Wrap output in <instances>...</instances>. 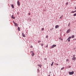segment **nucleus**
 <instances>
[{
	"instance_id": "obj_10",
	"label": "nucleus",
	"mask_w": 76,
	"mask_h": 76,
	"mask_svg": "<svg viewBox=\"0 0 76 76\" xmlns=\"http://www.w3.org/2000/svg\"><path fill=\"white\" fill-rule=\"evenodd\" d=\"M18 31H20V28L19 27H18Z\"/></svg>"
},
{
	"instance_id": "obj_29",
	"label": "nucleus",
	"mask_w": 76,
	"mask_h": 76,
	"mask_svg": "<svg viewBox=\"0 0 76 76\" xmlns=\"http://www.w3.org/2000/svg\"><path fill=\"white\" fill-rule=\"evenodd\" d=\"M28 14L29 15H31V13H28Z\"/></svg>"
},
{
	"instance_id": "obj_27",
	"label": "nucleus",
	"mask_w": 76,
	"mask_h": 76,
	"mask_svg": "<svg viewBox=\"0 0 76 76\" xmlns=\"http://www.w3.org/2000/svg\"><path fill=\"white\" fill-rule=\"evenodd\" d=\"M75 55H73V57H75Z\"/></svg>"
},
{
	"instance_id": "obj_4",
	"label": "nucleus",
	"mask_w": 76,
	"mask_h": 76,
	"mask_svg": "<svg viewBox=\"0 0 76 76\" xmlns=\"http://www.w3.org/2000/svg\"><path fill=\"white\" fill-rule=\"evenodd\" d=\"M56 45H53L52 46L51 48H54V47H56Z\"/></svg>"
},
{
	"instance_id": "obj_23",
	"label": "nucleus",
	"mask_w": 76,
	"mask_h": 76,
	"mask_svg": "<svg viewBox=\"0 0 76 76\" xmlns=\"http://www.w3.org/2000/svg\"><path fill=\"white\" fill-rule=\"evenodd\" d=\"M41 42V41H39L38 42V43H39V42Z\"/></svg>"
},
{
	"instance_id": "obj_26",
	"label": "nucleus",
	"mask_w": 76,
	"mask_h": 76,
	"mask_svg": "<svg viewBox=\"0 0 76 76\" xmlns=\"http://www.w3.org/2000/svg\"><path fill=\"white\" fill-rule=\"evenodd\" d=\"M70 40L69 39L68 40V42H70Z\"/></svg>"
},
{
	"instance_id": "obj_12",
	"label": "nucleus",
	"mask_w": 76,
	"mask_h": 76,
	"mask_svg": "<svg viewBox=\"0 0 76 76\" xmlns=\"http://www.w3.org/2000/svg\"><path fill=\"white\" fill-rule=\"evenodd\" d=\"M53 64H54V62H53L52 64H51V66H53Z\"/></svg>"
},
{
	"instance_id": "obj_43",
	"label": "nucleus",
	"mask_w": 76,
	"mask_h": 76,
	"mask_svg": "<svg viewBox=\"0 0 76 76\" xmlns=\"http://www.w3.org/2000/svg\"><path fill=\"white\" fill-rule=\"evenodd\" d=\"M75 40H76V39H75Z\"/></svg>"
},
{
	"instance_id": "obj_2",
	"label": "nucleus",
	"mask_w": 76,
	"mask_h": 76,
	"mask_svg": "<svg viewBox=\"0 0 76 76\" xmlns=\"http://www.w3.org/2000/svg\"><path fill=\"white\" fill-rule=\"evenodd\" d=\"M17 5H18V6H19L20 5V2L19 1H17Z\"/></svg>"
},
{
	"instance_id": "obj_21",
	"label": "nucleus",
	"mask_w": 76,
	"mask_h": 76,
	"mask_svg": "<svg viewBox=\"0 0 76 76\" xmlns=\"http://www.w3.org/2000/svg\"><path fill=\"white\" fill-rule=\"evenodd\" d=\"M70 23H69L68 24V26H70Z\"/></svg>"
},
{
	"instance_id": "obj_6",
	"label": "nucleus",
	"mask_w": 76,
	"mask_h": 76,
	"mask_svg": "<svg viewBox=\"0 0 76 76\" xmlns=\"http://www.w3.org/2000/svg\"><path fill=\"white\" fill-rule=\"evenodd\" d=\"M76 57H74L72 58V60H73L74 61H75V60H76Z\"/></svg>"
},
{
	"instance_id": "obj_7",
	"label": "nucleus",
	"mask_w": 76,
	"mask_h": 76,
	"mask_svg": "<svg viewBox=\"0 0 76 76\" xmlns=\"http://www.w3.org/2000/svg\"><path fill=\"white\" fill-rule=\"evenodd\" d=\"M12 19H15V16H14V15H12Z\"/></svg>"
},
{
	"instance_id": "obj_11",
	"label": "nucleus",
	"mask_w": 76,
	"mask_h": 76,
	"mask_svg": "<svg viewBox=\"0 0 76 76\" xmlns=\"http://www.w3.org/2000/svg\"><path fill=\"white\" fill-rule=\"evenodd\" d=\"M34 55H35V54H34V53H33L32 54H31V56L32 57H33V56H34Z\"/></svg>"
},
{
	"instance_id": "obj_34",
	"label": "nucleus",
	"mask_w": 76,
	"mask_h": 76,
	"mask_svg": "<svg viewBox=\"0 0 76 76\" xmlns=\"http://www.w3.org/2000/svg\"><path fill=\"white\" fill-rule=\"evenodd\" d=\"M61 40L62 41H63V39H61Z\"/></svg>"
},
{
	"instance_id": "obj_35",
	"label": "nucleus",
	"mask_w": 76,
	"mask_h": 76,
	"mask_svg": "<svg viewBox=\"0 0 76 76\" xmlns=\"http://www.w3.org/2000/svg\"><path fill=\"white\" fill-rule=\"evenodd\" d=\"M46 47H48V45L46 46Z\"/></svg>"
},
{
	"instance_id": "obj_19",
	"label": "nucleus",
	"mask_w": 76,
	"mask_h": 76,
	"mask_svg": "<svg viewBox=\"0 0 76 76\" xmlns=\"http://www.w3.org/2000/svg\"><path fill=\"white\" fill-rule=\"evenodd\" d=\"M73 16H76V13L75 14H74Z\"/></svg>"
},
{
	"instance_id": "obj_36",
	"label": "nucleus",
	"mask_w": 76,
	"mask_h": 76,
	"mask_svg": "<svg viewBox=\"0 0 76 76\" xmlns=\"http://www.w3.org/2000/svg\"><path fill=\"white\" fill-rule=\"evenodd\" d=\"M76 12V10H75V11H74V12Z\"/></svg>"
},
{
	"instance_id": "obj_16",
	"label": "nucleus",
	"mask_w": 76,
	"mask_h": 76,
	"mask_svg": "<svg viewBox=\"0 0 76 76\" xmlns=\"http://www.w3.org/2000/svg\"><path fill=\"white\" fill-rule=\"evenodd\" d=\"M37 66H39L40 67H41V65L38 64Z\"/></svg>"
},
{
	"instance_id": "obj_24",
	"label": "nucleus",
	"mask_w": 76,
	"mask_h": 76,
	"mask_svg": "<svg viewBox=\"0 0 76 76\" xmlns=\"http://www.w3.org/2000/svg\"><path fill=\"white\" fill-rule=\"evenodd\" d=\"M69 61V59H66V61Z\"/></svg>"
},
{
	"instance_id": "obj_42",
	"label": "nucleus",
	"mask_w": 76,
	"mask_h": 76,
	"mask_svg": "<svg viewBox=\"0 0 76 76\" xmlns=\"http://www.w3.org/2000/svg\"><path fill=\"white\" fill-rule=\"evenodd\" d=\"M67 40H69V39H67Z\"/></svg>"
},
{
	"instance_id": "obj_30",
	"label": "nucleus",
	"mask_w": 76,
	"mask_h": 76,
	"mask_svg": "<svg viewBox=\"0 0 76 76\" xmlns=\"http://www.w3.org/2000/svg\"><path fill=\"white\" fill-rule=\"evenodd\" d=\"M60 19H62V17H60Z\"/></svg>"
},
{
	"instance_id": "obj_31",
	"label": "nucleus",
	"mask_w": 76,
	"mask_h": 76,
	"mask_svg": "<svg viewBox=\"0 0 76 76\" xmlns=\"http://www.w3.org/2000/svg\"><path fill=\"white\" fill-rule=\"evenodd\" d=\"M56 64V65L57 66H58V64Z\"/></svg>"
},
{
	"instance_id": "obj_38",
	"label": "nucleus",
	"mask_w": 76,
	"mask_h": 76,
	"mask_svg": "<svg viewBox=\"0 0 76 76\" xmlns=\"http://www.w3.org/2000/svg\"><path fill=\"white\" fill-rule=\"evenodd\" d=\"M63 15H62L61 17H63Z\"/></svg>"
},
{
	"instance_id": "obj_25",
	"label": "nucleus",
	"mask_w": 76,
	"mask_h": 76,
	"mask_svg": "<svg viewBox=\"0 0 76 76\" xmlns=\"http://www.w3.org/2000/svg\"><path fill=\"white\" fill-rule=\"evenodd\" d=\"M48 36H46V38H48Z\"/></svg>"
},
{
	"instance_id": "obj_15",
	"label": "nucleus",
	"mask_w": 76,
	"mask_h": 76,
	"mask_svg": "<svg viewBox=\"0 0 76 76\" xmlns=\"http://www.w3.org/2000/svg\"><path fill=\"white\" fill-rule=\"evenodd\" d=\"M64 69V67L62 68L61 69V70H63V69Z\"/></svg>"
},
{
	"instance_id": "obj_1",
	"label": "nucleus",
	"mask_w": 76,
	"mask_h": 76,
	"mask_svg": "<svg viewBox=\"0 0 76 76\" xmlns=\"http://www.w3.org/2000/svg\"><path fill=\"white\" fill-rule=\"evenodd\" d=\"M69 75H73L74 74V71H72V72H69Z\"/></svg>"
},
{
	"instance_id": "obj_37",
	"label": "nucleus",
	"mask_w": 76,
	"mask_h": 76,
	"mask_svg": "<svg viewBox=\"0 0 76 76\" xmlns=\"http://www.w3.org/2000/svg\"><path fill=\"white\" fill-rule=\"evenodd\" d=\"M61 37H59V39H61Z\"/></svg>"
},
{
	"instance_id": "obj_17",
	"label": "nucleus",
	"mask_w": 76,
	"mask_h": 76,
	"mask_svg": "<svg viewBox=\"0 0 76 76\" xmlns=\"http://www.w3.org/2000/svg\"><path fill=\"white\" fill-rule=\"evenodd\" d=\"M71 39V37H69L68 39Z\"/></svg>"
},
{
	"instance_id": "obj_40",
	"label": "nucleus",
	"mask_w": 76,
	"mask_h": 76,
	"mask_svg": "<svg viewBox=\"0 0 76 76\" xmlns=\"http://www.w3.org/2000/svg\"><path fill=\"white\" fill-rule=\"evenodd\" d=\"M75 9H76V7H75Z\"/></svg>"
},
{
	"instance_id": "obj_20",
	"label": "nucleus",
	"mask_w": 76,
	"mask_h": 76,
	"mask_svg": "<svg viewBox=\"0 0 76 76\" xmlns=\"http://www.w3.org/2000/svg\"><path fill=\"white\" fill-rule=\"evenodd\" d=\"M41 45L42 47V46H43V45H44V44H42Z\"/></svg>"
},
{
	"instance_id": "obj_14",
	"label": "nucleus",
	"mask_w": 76,
	"mask_h": 76,
	"mask_svg": "<svg viewBox=\"0 0 76 76\" xmlns=\"http://www.w3.org/2000/svg\"><path fill=\"white\" fill-rule=\"evenodd\" d=\"M74 37H75V36H74L73 35L72 36V38H74Z\"/></svg>"
},
{
	"instance_id": "obj_8",
	"label": "nucleus",
	"mask_w": 76,
	"mask_h": 76,
	"mask_svg": "<svg viewBox=\"0 0 76 76\" xmlns=\"http://www.w3.org/2000/svg\"><path fill=\"white\" fill-rule=\"evenodd\" d=\"M11 7H12V9H14V5H13V4H11Z\"/></svg>"
},
{
	"instance_id": "obj_28",
	"label": "nucleus",
	"mask_w": 76,
	"mask_h": 76,
	"mask_svg": "<svg viewBox=\"0 0 76 76\" xmlns=\"http://www.w3.org/2000/svg\"><path fill=\"white\" fill-rule=\"evenodd\" d=\"M33 51H31L30 52V53H33Z\"/></svg>"
},
{
	"instance_id": "obj_3",
	"label": "nucleus",
	"mask_w": 76,
	"mask_h": 76,
	"mask_svg": "<svg viewBox=\"0 0 76 76\" xmlns=\"http://www.w3.org/2000/svg\"><path fill=\"white\" fill-rule=\"evenodd\" d=\"M71 31V30L70 29H69L68 30H67V31H66V33L67 34L69 33V32H70Z\"/></svg>"
},
{
	"instance_id": "obj_32",
	"label": "nucleus",
	"mask_w": 76,
	"mask_h": 76,
	"mask_svg": "<svg viewBox=\"0 0 76 76\" xmlns=\"http://www.w3.org/2000/svg\"><path fill=\"white\" fill-rule=\"evenodd\" d=\"M33 47H32V46H31V48H32Z\"/></svg>"
},
{
	"instance_id": "obj_5",
	"label": "nucleus",
	"mask_w": 76,
	"mask_h": 76,
	"mask_svg": "<svg viewBox=\"0 0 76 76\" xmlns=\"http://www.w3.org/2000/svg\"><path fill=\"white\" fill-rule=\"evenodd\" d=\"M59 28V26L57 25H56L55 26V28L56 29H57V28Z\"/></svg>"
},
{
	"instance_id": "obj_33",
	"label": "nucleus",
	"mask_w": 76,
	"mask_h": 76,
	"mask_svg": "<svg viewBox=\"0 0 76 76\" xmlns=\"http://www.w3.org/2000/svg\"><path fill=\"white\" fill-rule=\"evenodd\" d=\"M69 68H70V67H71V66H69Z\"/></svg>"
},
{
	"instance_id": "obj_18",
	"label": "nucleus",
	"mask_w": 76,
	"mask_h": 76,
	"mask_svg": "<svg viewBox=\"0 0 76 76\" xmlns=\"http://www.w3.org/2000/svg\"><path fill=\"white\" fill-rule=\"evenodd\" d=\"M75 13L74 11H72L71 13Z\"/></svg>"
},
{
	"instance_id": "obj_39",
	"label": "nucleus",
	"mask_w": 76,
	"mask_h": 76,
	"mask_svg": "<svg viewBox=\"0 0 76 76\" xmlns=\"http://www.w3.org/2000/svg\"><path fill=\"white\" fill-rule=\"evenodd\" d=\"M17 14H18V15H19V13H18H18H17Z\"/></svg>"
},
{
	"instance_id": "obj_9",
	"label": "nucleus",
	"mask_w": 76,
	"mask_h": 76,
	"mask_svg": "<svg viewBox=\"0 0 76 76\" xmlns=\"http://www.w3.org/2000/svg\"><path fill=\"white\" fill-rule=\"evenodd\" d=\"M23 34V33H22V36H23V37H26V36H25V35Z\"/></svg>"
},
{
	"instance_id": "obj_22",
	"label": "nucleus",
	"mask_w": 76,
	"mask_h": 76,
	"mask_svg": "<svg viewBox=\"0 0 76 76\" xmlns=\"http://www.w3.org/2000/svg\"><path fill=\"white\" fill-rule=\"evenodd\" d=\"M44 28H42V31H44Z\"/></svg>"
},
{
	"instance_id": "obj_41",
	"label": "nucleus",
	"mask_w": 76,
	"mask_h": 76,
	"mask_svg": "<svg viewBox=\"0 0 76 76\" xmlns=\"http://www.w3.org/2000/svg\"><path fill=\"white\" fill-rule=\"evenodd\" d=\"M47 59L46 58H45V60H46Z\"/></svg>"
},
{
	"instance_id": "obj_13",
	"label": "nucleus",
	"mask_w": 76,
	"mask_h": 76,
	"mask_svg": "<svg viewBox=\"0 0 76 76\" xmlns=\"http://www.w3.org/2000/svg\"><path fill=\"white\" fill-rule=\"evenodd\" d=\"M14 24H15V26H17V25H18V24H17V23H15V22H14Z\"/></svg>"
}]
</instances>
